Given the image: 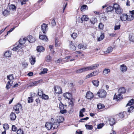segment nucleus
Wrapping results in <instances>:
<instances>
[{
    "label": "nucleus",
    "mask_w": 134,
    "mask_h": 134,
    "mask_svg": "<svg viewBox=\"0 0 134 134\" xmlns=\"http://www.w3.org/2000/svg\"><path fill=\"white\" fill-rule=\"evenodd\" d=\"M16 117L15 114L13 112H12L10 115V119L12 120H15Z\"/></svg>",
    "instance_id": "nucleus-25"
},
{
    "label": "nucleus",
    "mask_w": 134,
    "mask_h": 134,
    "mask_svg": "<svg viewBox=\"0 0 134 134\" xmlns=\"http://www.w3.org/2000/svg\"><path fill=\"white\" fill-rule=\"evenodd\" d=\"M27 38V40L30 43H33L35 41V38L31 35L28 36Z\"/></svg>",
    "instance_id": "nucleus-13"
},
{
    "label": "nucleus",
    "mask_w": 134,
    "mask_h": 134,
    "mask_svg": "<svg viewBox=\"0 0 134 134\" xmlns=\"http://www.w3.org/2000/svg\"><path fill=\"white\" fill-rule=\"evenodd\" d=\"M99 66V64H95L93 65H92L91 66H89L90 70H91L95 69L98 68Z\"/></svg>",
    "instance_id": "nucleus-17"
},
{
    "label": "nucleus",
    "mask_w": 134,
    "mask_h": 134,
    "mask_svg": "<svg viewBox=\"0 0 134 134\" xmlns=\"http://www.w3.org/2000/svg\"><path fill=\"white\" fill-rule=\"evenodd\" d=\"M27 40L26 38H21L19 41L18 45L14 47L12 49V50L14 51H16L17 50H19L20 49L22 48L23 47L22 45L24 44Z\"/></svg>",
    "instance_id": "nucleus-1"
},
{
    "label": "nucleus",
    "mask_w": 134,
    "mask_h": 134,
    "mask_svg": "<svg viewBox=\"0 0 134 134\" xmlns=\"http://www.w3.org/2000/svg\"><path fill=\"white\" fill-rule=\"evenodd\" d=\"M57 122L59 124L63 122L64 120V118L62 116H57Z\"/></svg>",
    "instance_id": "nucleus-19"
},
{
    "label": "nucleus",
    "mask_w": 134,
    "mask_h": 134,
    "mask_svg": "<svg viewBox=\"0 0 134 134\" xmlns=\"http://www.w3.org/2000/svg\"><path fill=\"white\" fill-rule=\"evenodd\" d=\"M3 128L6 131V130H8L9 128V126L8 124H4Z\"/></svg>",
    "instance_id": "nucleus-38"
},
{
    "label": "nucleus",
    "mask_w": 134,
    "mask_h": 134,
    "mask_svg": "<svg viewBox=\"0 0 134 134\" xmlns=\"http://www.w3.org/2000/svg\"><path fill=\"white\" fill-rule=\"evenodd\" d=\"M17 134H24L23 131L21 129L18 130L17 132Z\"/></svg>",
    "instance_id": "nucleus-54"
},
{
    "label": "nucleus",
    "mask_w": 134,
    "mask_h": 134,
    "mask_svg": "<svg viewBox=\"0 0 134 134\" xmlns=\"http://www.w3.org/2000/svg\"><path fill=\"white\" fill-rule=\"evenodd\" d=\"M83 72L90 70L89 66L86 67L82 68Z\"/></svg>",
    "instance_id": "nucleus-53"
},
{
    "label": "nucleus",
    "mask_w": 134,
    "mask_h": 134,
    "mask_svg": "<svg viewBox=\"0 0 134 134\" xmlns=\"http://www.w3.org/2000/svg\"><path fill=\"white\" fill-rule=\"evenodd\" d=\"M48 70L47 68H44L41 69V72L40 74L41 75V74H44L47 73Z\"/></svg>",
    "instance_id": "nucleus-34"
},
{
    "label": "nucleus",
    "mask_w": 134,
    "mask_h": 134,
    "mask_svg": "<svg viewBox=\"0 0 134 134\" xmlns=\"http://www.w3.org/2000/svg\"><path fill=\"white\" fill-rule=\"evenodd\" d=\"M71 37L74 39H75L77 37V34L76 33H73L71 35Z\"/></svg>",
    "instance_id": "nucleus-50"
},
{
    "label": "nucleus",
    "mask_w": 134,
    "mask_h": 134,
    "mask_svg": "<svg viewBox=\"0 0 134 134\" xmlns=\"http://www.w3.org/2000/svg\"><path fill=\"white\" fill-rule=\"evenodd\" d=\"M60 113L62 114H63L65 113H66V110L65 109H63L60 110Z\"/></svg>",
    "instance_id": "nucleus-60"
},
{
    "label": "nucleus",
    "mask_w": 134,
    "mask_h": 134,
    "mask_svg": "<svg viewBox=\"0 0 134 134\" xmlns=\"http://www.w3.org/2000/svg\"><path fill=\"white\" fill-rule=\"evenodd\" d=\"M22 108L21 105L19 104H18L14 107L13 109L15 111L16 113L18 114L20 112V110Z\"/></svg>",
    "instance_id": "nucleus-5"
},
{
    "label": "nucleus",
    "mask_w": 134,
    "mask_h": 134,
    "mask_svg": "<svg viewBox=\"0 0 134 134\" xmlns=\"http://www.w3.org/2000/svg\"><path fill=\"white\" fill-rule=\"evenodd\" d=\"M59 126V123L57 122H54L52 124L53 129H57Z\"/></svg>",
    "instance_id": "nucleus-27"
},
{
    "label": "nucleus",
    "mask_w": 134,
    "mask_h": 134,
    "mask_svg": "<svg viewBox=\"0 0 134 134\" xmlns=\"http://www.w3.org/2000/svg\"><path fill=\"white\" fill-rule=\"evenodd\" d=\"M51 57L49 55H48L46 58V60L47 62H50L51 60Z\"/></svg>",
    "instance_id": "nucleus-48"
},
{
    "label": "nucleus",
    "mask_w": 134,
    "mask_h": 134,
    "mask_svg": "<svg viewBox=\"0 0 134 134\" xmlns=\"http://www.w3.org/2000/svg\"><path fill=\"white\" fill-rule=\"evenodd\" d=\"M71 57L70 56H68L64 58L65 61L67 62L69 61H72L75 60V59H70Z\"/></svg>",
    "instance_id": "nucleus-21"
},
{
    "label": "nucleus",
    "mask_w": 134,
    "mask_h": 134,
    "mask_svg": "<svg viewBox=\"0 0 134 134\" xmlns=\"http://www.w3.org/2000/svg\"><path fill=\"white\" fill-rule=\"evenodd\" d=\"M118 91L119 93L120 94L124 93L126 91L125 88L124 87L120 88Z\"/></svg>",
    "instance_id": "nucleus-18"
},
{
    "label": "nucleus",
    "mask_w": 134,
    "mask_h": 134,
    "mask_svg": "<svg viewBox=\"0 0 134 134\" xmlns=\"http://www.w3.org/2000/svg\"><path fill=\"white\" fill-rule=\"evenodd\" d=\"M51 24L52 26H54L56 24V23L54 19H53L51 22Z\"/></svg>",
    "instance_id": "nucleus-64"
},
{
    "label": "nucleus",
    "mask_w": 134,
    "mask_h": 134,
    "mask_svg": "<svg viewBox=\"0 0 134 134\" xmlns=\"http://www.w3.org/2000/svg\"><path fill=\"white\" fill-rule=\"evenodd\" d=\"M97 107L98 109H101L104 108L105 106L102 104L99 103L97 105Z\"/></svg>",
    "instance_id": "nucleus-29"
},
{
    "label": "nucleus",
    "mask_w": 134,
    "mask_h": 134,
    "mask_svg": "<svg viewBox=\"0 0 134 134\" xmlns=\"http://www.w3.org/2000/svg\"><path fill=\"white\" fill-rule=\"evenodd\" d=\"M134 103V100L133 99H132L129 102V103L126 105V106L128 105L130 106L132 105Z\"/></svg>",
    "instance_id": "nucleus-36"
},
{
    "label": "nucleus",
    "mask_w": 134,
    "mask_h": 134,
    "mask_svg": "<svg viewBox=\"0 0 134 134\" xmlns=\"http://www.w3.org/2000/svg\"><path fill=\"white\" fill-rule=\"evenodd\" d=\"M7 79H8L9 81L8 82L6 86V88L7 89H9L12 85L13 83V81H12V82H10L11 81L14 79L13 75L12 74L9 75H8L7 76Z\"/></svg>",
    "instance_id": "nucleus-2"
},
{
    "label": "nucleus",
    "mask_w": 134,
    "mask_h": 134,
    "mask_svg": "<svg viewBox=\"0 0 134 134\" xmlns=\"http://www.w3.org/2000/svg\"><path fill=\"white\" fill-rule=\"evenodd\" d=\"M97 21V19L95 18H92L90 20L91 23L92 24H94Z\"/></svg>",
    "instance_id": "nucleus-31"
},
{
    "label": "nucleus",
    "mask_w": 134,
    "mask_h": 134,
    "mask_svg": "<svg viewBox=\"0 0 134 134\" xmlns=\"http://www.w3.org/2000/svg\"><path fill=\"white\" fill-rule=\"evenodd\" d=\"M63 96L65 99L69 100L71 97V93L67 92L64 93Z\"/></svg>",
    "instance_id": "nucleus-11"
},
{
    "label": "nucleus",
    "mask_w": 134,
    "mask_h": 134,
    "mask_svg": "<svg viewBox=\"0 0 134 134\" xmlns=\"http://www.w3.org/2000/svg\"><path fill=\"white\" fill-rule=\"evenodd\" d=\"M17 128L15 125H13L12 126V130L14 131H16L17 130Z\"/></svg>",
    "instance_id": "nucleus-56"
},
{
    "label": "nucleus",
    "mask_w": 134,
    "mask_h": 134,
    "mask_svg": "<svg viewBox=\"0 0 134 134\" xmlns=\"http://www.w3.org/2000/svg\"><path fill=\"white\" fill-rule=\"evenodd\" d=\"M109 123L110 125L111 126H112L115 123V120L113 118H111L109 120Z\"/></svg>",
    "instance_id": "nucleus-28"
},
{
    "label": "nucleus",
    "mask_w": 134,
    "mask_h": 134,
    "mask_svg": "<svg viewBox=\"0 0 134 134\" xmlns=\"http://www.w3.org/2000/svg\"><path fill=\"white\" fill-rule=\"evenodd\" d=\"M85 126L87 129L91 130L93 128L92 126L91 125L86 124Z\"/></svg>",
    "instance_id": "nucleus-37"
},
{
    "label": "nucleus",
    "mask_w": 134,
    "mask_h": 134,
    "mask_svg": "<svg viewBox=\"0 0 134 134\" xmlns=\"http://www.w3.org/2000/svg\"><path fill=\"white\" fill-rule=\"evenodd\" d=\"M36 49L38 52H43L44 51V49L43 47L41 46H37Z\"/></svg>",
    "instance_id": "nucleus-20"
},
{
    "label": "nucleus",
    "mask_w": 134,
    "mask_h": 134,
    "mask_svg": "<svg viewBox=\"0 0 134 134\" xmlns=\"http://www.w3.org/2000/svg\"><path fill=\"white\" fill-rule=\"evenodd\" d=\"M82 21H87L89 20L88 16L86 15H83L82 16Z\"/></svg>",
    "instance_id": "nucleus-26"
},
{
    "label": "nucleus",
    "mask_w": 134,
    "mask_h": 134,
    "mask_svg": "<svg viewBox=\"0 0 134 134\" xmlns=\"http://www.w3.org/2000/svg\"><path fill=\"white\" fill-rule=\"evenodd\" d=\"M15 28V27H13V28L11 29L10 30L7 32V34L5 35V36L7 35L8 34H10V32H12Z\"/></svg>",
    "instance_id": "nucleus-62"
},
{
    "label": "nucleus",
    "mask_w": 134,
    "mask_h": 134,
    "mask_svg": "<svg viewBox=\"0 0 134 134\" xmlns=\"http://www.w3.org/2000/svg\"><path fill=\"white\" fill-rule=\"evenodd\" d=\"M122 96L121 94L119 93L116 95L115 94L114 95L113 99H116L117 101L122 99Z\"/></svg>",
    "instance_id": "nucleus-12"
},
{
    "label": "nucleus",
    "mask_w": 134,
    "mask_h": 134,
    "mask_svg": "<svg viewBox=\"0 0 134 134\" xmlns=\"http://www.w3.org/2000/svg\"><path fill=\"white\" fill-rule=\"evenodd\" d=\"M93 94L90 92H87L86 98L88 99H91L93 97Z\"/></svg>",
    "instance_id": "nucleus-8"
},
{
    "label": "nucleus",
    "mask_w": 134,
    "mask_h": 134,
    "mask_svg": "<svg viewBox=\"0 0 134 134\" xmlns=\"http://www.w3.org/2000/svg\"><path fill=\"white\" fill-rule=\"evenodd\" d=\"M126 112H123V113H120L116 115V117L118 118H117V120H119L120 119L123 118Z\"/></svg>",
    "instance_id": "nucleus-10"
},
{
    "label": "nucleus",
    "mask_w": 134,
    "mask_h": 134,
    "mask_svg": "<svg viewBox=\"0 0 134 134\" xmlns=\"http://www.w3.org/2000/svg\"><path fill=\"white\" fill-rule=\"evenodd\" d=\"M93 76L92 74V73L89 74L87 75L86 76V79L90 77H91L92 76Z\"/></svg>",
    "instance_id": "nucleus-59"
},
{
    "label": "nucleus",
    "mask_w": 134,
    "mask_h": 134,
    "mask_svg": "<svg viewBox=\"0 0 134 134\" xmlns=\"http://www.w3.org/2000/svg\"><path fill=\"white\" fill-rule=\"evenodd\" d=\"M45 126L48 130H50L53 127L52 124L50 122H47L45 124Z\"/></svg>",
    "instance_id": "nucleus-16"
},
{
    "label": "nucleus",
    "mask_w": 134,
    "mask_h": 134,
    "mask_svg": "<svg viewBox=\"0 0 134 134\" xmlns=\"http://www.w3.org/2000/svg\"><path fill=\"white\" fill-rule=\"evenodd\" d=\"M107 94L106 91L103 89L99 90L97 93L98 96L100 98H105L106 97Z\"/></svg>",
    "instance_id": "nucleus-3"
},
{
    "label": "nucleus",
    "mask_w": 134,
    "mask_h": 134,
    "mask_svg": "<svg viewBox=\"0 0 134 134\" xmlns=\"http://www.w3.org/2000/svg\"><path fill=\"white\" fill-rule=\"evenodd\" d=\"M113 48L112 47H109L108 48V49L106 51V52L107 53H109L110 52H111L113 51Z\"/></svg>",
    "instance_id": "nucleus-42"
},
{
    "label": "nucleus",
    "mask_w": 134,
    "mask_h": 134,
    "mask_svg": "<svg viewBox=\"0 0 134 134\" xmlns=\"http://www.w3.org/2000/svg\"><path fill=\"white\" fill-rule=\"evenodd\" d=\"M134 18V16L133 15H130L129 18L128 17L127 20L131 21Z\"/></svg>",
    "instance_id": "nucleus-47"
},
{
    "label": "nucleus",
    "mask_w": 134,
    "mask_h": 134,
    "mask_svg": "<svg viewBox=\"0 0 134 134\" xmlns=\"http://www.w3.org/2000/svg\"><path fill=\"white\" fill-rule=\"evenodd\" d=\"M35 58L33 57H31V58L30 59V62L31 65H34L35 62Z\"/></svg>",
    "instance_id": "nucleus-32"
},
{
    "label": "nucleus",
    "mask_w": 134,
    "mask_h": 134,
    "mask_svg": "<svg viewBox=\"0 0 134 134\" xmlns=\"http://www.w3.org/2000/svg\"><path fill=\"white\" fill-rule=\"evenodd\" d=\"M41 98L42 99H44L45 100L47 99L48 98V96L45 94H43L41 96Z\"/></svg>",
    "instance_id": "nucleus-43"
},
{
    "label": "nucleus",
    "mask_w": 134,
    "mask_h": 134,
    "mask_svg": "<svg viewBox=\"0 0 134 134\" xmlns=\"http://www.w3.org/2000/svg\"><path fill=\"white\" fill-rule=\"evenodd\" d=\"M47 25L43 23L41 26V30L44 34L46 33L48 29Z\"/></svg>",
    "instance_id": "nucleus-6"
},
{
    "label": "nucleus",
    "mask_w": 134,
    "mask_h": 134,
    "mask_svg": "<svg viewBox=\"0 0 134 134\" xmlns=\"http://www.w3.org/2000/svg\"><path fill=\"white\" fill-rule=\"evenodd\" d=\"M11 54L9 52H6L4 54L5 57H9L11 56Z\"/></svg>",
    "instance_id": "nucleus-41"
},
{
    "label": "nucleus",
    "mask_w": 134,
    "mask_h": 134,
    "mask_svg": "<svg viewBox=\"0 0 134 134\" xmlns=\"http://www.w3.org/2000/svg\"><path fill=\"white\" fill-rule=\"evenodd\" d=\"M128 111L130 113L131 112L132 110L134 109V106H132L130 107V108H128Z\"/></svg>",
    "instance_id": "nucleus-51"
},
{
    "label": "nucleus",
    "mask_w": 134,
    "mask_h": 134,
    "mask_svg": "<svg viewBox=\"0 0 134 134\" xmlns=\"http://www.w3.org/2000/svg\"><path fill=\"white\" fill-rule=\"evenodd\" d=\"M88 119H89V118L88 117H87L86 118H83V119H81L80 120V121L81 122H84L85 120H87Z\"/></svg>",
    "instance_id": "nucleus-57"
},
{
    "label": "nucleus",
    "mask_w": 134,
    "mask_h": 134,
    "mask_svg": "<svg viewBox=\"0 0 134 134\" xmlns=\"http://www.w3.org/2000/svg\"><path fill=\"white\" fill-rule=\"evenodd\" d=\"M114 8L115 9V12L118 14H121L123 12V9L120 8V6L117 4L114 5Z\"/></svg>",
    "instance_id": "nucleus-4"
},
{
    "label": "nucleus",
    "mask_w": 134,
    "mask_h": 134,
    "mask_svg": "<svg viewBox=\"0 0 134 134\" xmlns=\"http://www.w3.org/2000/svg\"><path fill=\"white\" fill-rule=\"evenodd\" d=\"M39 38L40 39L44 41H47L48 40V39L45 35H40Z\"/></svg>",
    "instance_id": "nucleus-15"
},
{
    "label": "nucleus",
    "mask_w": 134,
    "mask_h": 134,
    "mask_svg": "<svg viewBox=\"0 0 134 134\" xmlns=\"http://www.w3.org/2000/svg\"><path fill=\"white\" fill-rule=\"evenodd\" d=\"M104 38V33H102L100 37L98 39V40L99 41L103 40Z\"/></svg>",
    "instance_id": "nucleus-30"
},
{
    "label": "nucleus",
    "mask_w": 134,
    "mask_h": 134,
    "mask_svg": "<svg viewBox=\"0 0 134 134\" xmlns=\"http://www.w3.org/2000/svg\"><path fill=\"white\" fill-rule=\"evenodd\" d=\"M55 46L56 47L59 46H60V42L57 39V38L55 39Z\"/></svg>",
    "instance_id": "nucleus-44"
},
{
    "label": "nucleus",
    "mask_w": 134,
    "mask_h": 134,
    "mask_svg": "<svg viewBox=\"0 0 134 134\" xmlns=\"http://www.w3.org/2000/svg\"><path fill=\"white\" fill-rule=\"evenodd\" d=\"M69 48L72 51H75L76 49V47L74 45L72 42L71 41L70 42L69 44Z\"/></svg>",
    "instance_id": "nucleus-14"
},
{
    "label": "nucleus",
    "mask_w": 134,
    "mask_h": 134,
    "mask_svg": "<svg viewBox=\"0 0 134 134\" xmlns=\"http://www.w3.org/2000/svg\"><path fill=\"white\" fill-rule=\"evenodd\" d=\"M93 85L96 86L98 87L99 85V81L98 80H94L92 81Z\"/></svg>",
    "instance_id": "nucleus-22"
},
{
    "label": "nucleus",
    "mask_w": 134,
    "mask_h": 134,
    "mask_svg": "<svg viewBox=\"0 0 134 134\" xmlns=\"http://www.w3.org/2000/svg\"><path fill=\"white\" fill-rule=\"evenodd\" d=\"M9 9L10 10H14L16 9V7L14 5H12L9 7Z\"/></svg>",
    "instance_id": "nucleus-49"
},
{
    "label": "nucleus",
    "mask_w": 134,
    "mask_h": 134,
    "mask_svg": "<svg viewBox=\"0 0 134 134\" xmlns=\"http://www.w3.org/2000/svg\"><path fill=\"white\" fill-rule=\"evenodd\" d=\"M59 108L60 110L64 109V105L61 103H60L59 104Z\"/></svg>",
    "instance_id": "nucleus-55"
},
{
    "label": "nucleus",
    "mask_w": 134,
    "mask_h": 134,
    "mask_svg": "<svg viewBox=\"0 0 134 134\" xmlns=\"http://www.w3.org/2000/svg\"><path fill=\"white\" fill-rule=\"evenodd\" d=\"M128 18V15L126 14H124L121 15L120 16V19L121 20L125 21L127 20Z\"/></svg>",
    "instance_id": "nucleus-9"
},
{
    "label": "nucleus",
    "mask_w": 134,
    "mask_h": 134,
    "mask_svg": "<svg viewBox=\"0 0 134 134\" xmlns=\"http://www.w3.org/2000/svg\"><path fill=\"white\" fill-rule=\"evenodd\" d=\"M104 25L102 23H100L99 24L98 27L100 29L103 30V29Z\"/></svg>",
    "instance_id": "nucleus-46"
},
{
    "label": "nucleus",
    "mask_w": 134,
    "mask_h": 134,
    "mask_svg": "<svg viewBox=\"0 0 134 134\" xmlns=\"http://www.w3.org/2000/svg\"><path fill=\"white\" fill-rule=\"evenodd\" d=\"M78 48L79 49H85L86 48V46H84V45L82 44H79L78 46Z\"/></svg>",
    "instance_id": "nucleus-35"
},
{
    "label": "nucleus",
    "mask_w": 134,
    "mask_h": 134,
    "mask_svg": "<svg viewBox=\"0 0 134 134\" xmlns=\"http://www.w3.org/2000/svg\"><path fill=\"white\" fill-rule=\"evenodd\" d=\"M120 69L121 71L123 72H124L126 71L127 70L126 66L124 65H121Z\"/></svg>",
    "instance_id": "nucleus-23"
},
{
    "label": "nucleus",
    "mask_w": 134,
    "mask_h": 134,
    "mask_svg": "<svg viewBox=\"0 0 134 134\" xmlns=\"http://www.w3.org/2000/svg\"><path fill=\"white\" fill-rule=\"evenodd\" d=\"M54 91L55 93L58 94H61L62 93V88L58 86H55Z\"/></svg>",
    "instance_id": "nucleus-7"
},
{
    "label": "nucleus",
    "mask_w": 134,
    "mask_h": 134,
    "mask_svg": "<svg viewBox=\"0 0 134 134\" xmlns=\"http://www.w3.org/2000/svg\"><path fill=\"white\" fill-rule=\"evenodd\" d=\"M43 94V91L41 90H38V94L39 96H41Z\"/></svg>",
    "instance_id": "nucleus-45"
},
{
    "label": "nucleus",
    "mask_w": 134,
    "mask_h": 134,
    "mask_svg": "<svg viewBox=\"0 0 134 134\" xmlns=\"http://www.w3.org/2000/svg\"><path fill=\"white\" fill-rule=\"evenodd\" d=\"M83 72L82 68L76 71V72L77 73H80Z\"/></svg>",
    "instance_id": "nucleus-61"
},
{
    "label": "nucleus",
    "mask_w": 134,
    "mask_h": 134,
    "mask_svg": "<svg viewBox=\"0 0 134 134\" xmlns=\"http://www.w3.org/2000/svg\"><path fill=\"white\" fill-rule=\"evenodd\" d=\"M114 8V7H113L110 5L106 9L107 13H108L111 12L113 11Z\"/></svg>",
    "instance_id": "nucleus-24"
},
{
    "label": "nucleus",
    "mask_w": 134,
    "mask_h": 134,
    "mask_svg": "<svg viewBox=\"0 0 134 134\" xmlns=\"http://www.w3.org/2000/svg\"><path fill=\"white\" fill-rule=\"evenodd\" d=\"M33 101V99H32V97H28V102L29 103H32Z\"/></svg>",
    "instance_id": "nucleus-52"
},
{
    "label": "nucleus",
    "mask_w": 134,
    "mask_h": 134,
    "mask_svg": "<svg viewBox=\"0 0 134 134\" xmlns=\"http://www.w3.org/2000/svg\"><path fill=\"white\" fill-rule=\"evenodd\" d=\"M120 25H115L114 27V30H116L120 29Z\"/></svg>",
    "instance_id": "nucleus-58"
},
{
    "label": "nucleus",
    "mask_w": 134,
    "mask_h": 134,
    "mask_svg": "<svg viewBox=\"0 0 134 134\" xmlns=\"http://www.w3.org/2000/svg\"><path fill=\"white\" fill-rule=\"evenodd\" d=\"M110 70L109 69H105L103 71V74L104 75H106L109 73Z\"/></svg>",
    "instance_id": "nucleus-33"
},
{
    "label": "nucleus",
    "mask_w": 134,
    "mask_h": 134,
    "mask_svg": "<svg viewBox=\"0 0 134 134\" xmlns=\"http://www.w3.org/2000/svg\"><path fill=\"white\" fill-rule=\"evenodd\" d=\"M129 40L133 42L134 41V36H131V37H130Z\"/></svg>",
    "instance_id": "nucleus-63"
},
{
    "label": "nucleus",
    "mask_w": 134,
    "mask_h": 134,
    "mask_svg": "<svg viewBox=\"0 0 134 134\" xmlns=\"http://www.w3.org/2000/svg\"><path fill=\"white\" fill-rule=\"evenodd\" d=\"M9 12L7 10H5L3 12V14L4 16H7L9 14Z\"/></svg>",
    "instance_id": "nucleus-39"
},
{
    "label": "nucleus",
    "mask_w": 134,
    "mask_h": 134,
    "mask_svg": "<svg viewBox=\"0 0 134 134\" xmlns=\"http://www.w3.org/2000/svg\"><path fill=\"white\" fill-rule=\"evenodd\" d=\"M88 7L86 5H84L81 7V11L83 10L84 9H88Z\"/></svg>",
    "instance_id": "nucleus-40"
}]
</instances>
